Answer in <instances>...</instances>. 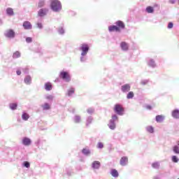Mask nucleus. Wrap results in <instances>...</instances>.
<instances>
[{
	"label": "nucleus",
	"instance_id": "32",
	"mask_svg": "<svg viewBox=\"0 0 179 179\" xmlns=\"http://www.w3.org/2000/svg\"><path fill=\"white\" fill-rule=\"evenodd\" d=\"M20 55H21L20 52H19V51H15V52L13 53V58L14 59H17V58H20Z\"/></svg>",
	"mask_w": 179,
	"mask_h": 179
},
{
	"label": "nucleus",
	"instance_id": "19",
	"mask_svg": "<svg viewBox=\"0 0 179 179\" xmlns=\"http://www.w3.org/2000/svg\"><path fill=\"white\" fill-rule=\"evenodd\" d=\"M127 163H128V157H127L126 156H123V157L120 159V165L127 166Z\"/></svg>",
	"mask_w": 179,
	"mask_h": 179
},
{
	"label": "nucleus",
	"instance_id": "21",
	"mask_svg": "<svg viewBox=\"0 0 179 179\" xmlns=\"http://www.w3.org/2000/svg\"><path fill=\"white\" fill-rule=\"evenodd\" d=\"M82 153L83 155H84L85 156H90L92 152L90 150V149H88L87 148H84L83 150H82Z\"/></svg>",
	"mask_w": 179,
	"mask_h": 179
},
{
	"label": "nucleus",
	"instance_id": "29",
	"mask_svg": "<svg viewBox=\"0 0 179 179\" xmlns=\"http://www.w3.org/2000/svg\"><path fill=\"white\" fill-rule=\"evenodd\" d=\"M29 117H30V116L29 115V114H27V113H25V112H23V113H22V119L24 121H27V120H29Z\"/></svg>",
	"mask_w": 179,
	"mask_h": 179
},
{
	"label": "nucleus",
	"instance_id": "3",
	"mask_svg": "<svg viewBox=\"0 0 179 179\" xmlns=\"http://www.w3.org/2000/svg\"><path fill=\"white\" fill-rule=\"evenodd\" d=\"M50 9L52 10V12H61L62 9L61 1L59 0H50Z\"/></svg>",
	"mask_w": 179,
	"mask_h": 179
},
{
	"label": "nucleus",
	"instance_id": "18",
	"mask_svg": "<svg viewBox=\"0 0 179 179\" xmlns=\"http://www.w3.org/2000/svg\"><path fill=\"white\" fill-rule=\"evenodd\" d=\"M110 174H111L112 177H114L115 178H117L120 176L117 170H116L115 169H112L110 170Z\"/></svg>",
	"mask_w": 179,
	"mask_h": 179
},
{
	"label": "nucleus",
	"instance_id": "2",
	"mask_svg": "<svg viewBox=\"0 0 179 179\" xmlns=\"http://www.w3.org/2000/svg\"><path fill=\"white\" fill-rule=\"evenodd\" d=\"M115 24L116 25H109V32H113L114 31H116V32H120L121 28H125V24L123 22V21H121L120 20L116 21Z\"/></svg>",
	"mask_w": 179,
	"mask_h": 179
},
{
	"label": "nucleus",
	"instance_id": "9",
	"mask_svg": "<svg viewBox=\"0 0 179 179\" xmlns=\"http://www.w3.org/2000/svg\"><path fill=\"white\" fill-rule=\"evenodd\" d=\"M120 90L123 94H127L131 91V85L130 84H124V85H122Z\"/></svg>",
	"mask_w": 179,
	"mask_h": 179
},
{
	"label": "nucleus",
	"instance_id": "4",
	"mask_svg": "<svg viewBox=\"0 0 179 179\" xmlns=\"http://www.w3.org/2000/svg\"><path fill=\"white\" fill-rule=\"evenodd\" d=\"M116 121H119L118 115H117V114H113L108 124V127L110 129H115L117 127Z\"/></svg>",
	"mask_w": 179,
	"mask_h": 179
},
{
	"label": "nucleus",
	"instance_id": "46",
	"mask_svg": "<svg viewBox=\"0 0 179 179\" xmlns=\"http://www.w3.org/2000/svg\"><path fill=\"white\" fill-rule=\"evenodd\" d=\"M173 27V22H169L168 24V28L171 29Z\"/></svg>",
	"mask_w": 179,
	"mask_h": 179
},
{
	"label": "nucleus",
	"instance_id": "40",
	"mask_svg": "<svg viewBox=\"0 0 179 179\" xmlns=\"http://www.w3.org/2000/svg\"><path fill=\"white\" fill-rule=\"evenodd\" d=\"M173 152L178 155H179V146H178L177 145H176L175 146H173Z\"/></svg>",
	"mask_w": 179,
	"mask_h": 179
},
{
	"label": "nucleus",
	"instance_id": "22",
	"mask_svg": "<svg viewBox=\"0 0 179 179\" xmlns=\"http://www.w3.org/2000/svg\"><path fill=\"white\" fill-rule=\"evenodd\" d=\"M24 82L25 85H31V76H25Z\"/></svg>",
	"mask_w": 179,
	"mask_h": 179
},
{
	"label": "nucleus",
	"instance_id": "12",
	"mask_svg": "<svg viewBox=\"0 0 179 179\" xmlns=\"http://www.w3.org/2000/svg\"><path fill=\"white\" fill-rule=\"evenodd\" d=\"M22 143L24 146H30V145H31V139L28 137H24L22 140Z\"/></svg>",
	"mask_w": 179,
	"mask_h": 179
},
{
	"label": "nucleus",
	"instance_id": "27",
	"mask_svg": "<svg viewBox=\"0 0 179 179\" xmlns=\"http://www.w3.org/2000/svg\"><path fill=\"white\" fill-rule=\"evenodd\" d=\"M146 131L150 132V134H153V132H155V128L152 127V125H148L146 127Z\"/></svg>",
	"mask_w": 179,
	"mask_h": 179
},
{
	"label": "nucleus",
	"instance_id": "16",
	"mask_svg": "<svg viewBox=\"0 0 179 179\" xmlns=\"http://www.w3.org/2000/svg\"><path fill=\"white\" fill-rule=\"evenodd\" d=\"M76 92V88L74 87H70L69 88V97H73Z\"/></svg>",
	"mask_w": 179,
	"mask_h": 179
},
{
	"label": "nucleus",
	"instance_id": "49",
	"mask_svg": "<svg viewBox=\"0 0 179 179\" xmlns=\"http://www.w3.org/2000/svg\"><path fill=\"white\" fill-rule=\"evenodd\" d=\"M171 3H176V0H169Z\"/></svg>",
	"mask_w": 179,
	"mask_h": 179
},
{
	"label": "nucleus",
	"instance_id": "17",
	"mask_svg": "<svg viewBox=\"0 0 179 179\" xmlns=\"http://www.w3.org/2000/svg\"><path fill=\"white\" fill-rule=\"evenodd\" d=\"M171 115L173 118H179V108H175L174 110H172Z\"/></svg>",
	"mask_w": 179,
	"mask_h": 179
},
{
	"label": "nucleus",
	"instance_id": "24",
	"mask_svg": "<svg viewBox=\"0 0 179 179\" xmlns=\"http://www.w3.org/2000/svg\"><path fill=\"white\" fill-rule=\"evenodd\" d=\"M164 118H165V117L162 115H157L155 117V120H156L157 122H162L164 121Z\"/></svg>",
	"mask_w": 179,
	"mask_h": 179
},
{
	"label": "nucleus",
	"instance_id": "37",
	"mask_svg": "<svg viewBox=\"0 0 179 179\" xmlns=\"http://www.w3.org/2000/svg\"><path fill=\"white\" fill-rule=\"evenodd\" d=\"M23 167H26V169H30V162L25 161L22 163Z\"/></svg>",
	"mask_w": 179,
	"mask_h": 179
},
{
	"label": "nucleus",
	"instance_id": "25",
	"mask_svg": "<svg viewBox=\"0 0 179 179\" xmlns=\"http://www.w3.org/2000/svg\"><path fill=\"white\" fill-rule=\"evenodd\" d=\"M45 90L47 92H50V90H52V85L50 83H46L45 84Z\"/></svg>",
	"mask_w": 179,
	"mask_h": 179
},
{
	"label": "nucleus",
	"instance_id": "10",
	"mask_svg": "<svg viewBox=\"0 0 179 179\" xmlns=\"http://www.w3.org/2000/svg\"><path fill=\"white\" fill-rule=\"evenodd\" d=\"M101 164L100 162H99L98 160H95L94 162H92L91 168L93 170H99V169H101Z\"/></svg>",
	"mask_w": 179,
	"mask_h": 179
},
{
	"label": "nucleus",
	"instance_id": "5",
	"mask_svg": "<svg viewBox=\"0 0 179 179\" xmlns=\"http://www.w3.org/2000/svg\"><path fill=\"white\" fill-rule=\"evenodd\" d=\"M62 80H68V72L62 71L59 73V78L55 80L56 83H59Z\"/></svg>",
	"mask_w": 179,
	"mask_h": 179
},
{
	"label": "nucleus",
	"instance_id": "23",
	"mask_svg": "<svg viewBox=\"0 0 179 179\" xmlns=\"http://www.w3.org/2000/svg\"><path fill=\"white\" fill-rule=\"evenodd\" d=\"M148 64L150 67H152V69H155L157 66L155 61L153 59H150L148 61Z\"/></svg>",
	"mask_w": 179,
	"mask_h": 179
},
{
	"label": "nucleus",
	"instance_id": "26",
	"mask_svg": "<svg viewBox=\"0 0 179 179\" xmlns=\"http://www.w3.org/2000/svg\"><path fill=\"white\" fill-rule=\"evenodd\" d=\"M6 14L8 15V16H13L15 15V13L13 12V8H7Z\"/></svg>",
	"mask_w": 179,
	"mask_h": 179
},
{
	"label": "nucleus",
	"instance_id": "8",
	"mask_svg": "<svg viewBox=\"0 0 179 179\" xmlns=\"http://www.w3.org/2000/svg\"><path fill=\"white\" fill-rule=\"evenodd\" d=\"M4 36L7 38H13L16 36V34L13 29H8L4 32Z\"/></svg>",
	"mask_w": 179,
	"mask_h": 179
},
{
	"label": "nucleus",
	"instance_id": "6",
	"mask_svg": "<svg viewBox=\"0 0 179 179\" xmlns=\"http://www.w3.org/2000/svg\"><path fill=\"white\" fill-rule=\"evenodd\" d=\"M114 110H115V113H116L119 115H123L124 111L123 107L121 106L120 103H116V105H115Z\"/></svg>",
	"mask_w": 179,
	"mask_h": 179
},
{
	"label": "nucleus",
	"instance_id": "7",
	"mask_svg": "<svg viewBox=\"0 0 179 179\" xmlns=\"http://www.w3.org/2000/svg\"><path fill=\"white\" fill-rule=\"evenodd\" d=\"M48 8H42L38 10V17H45V16H47L48 15Z\"/></svg>",
	"mask_w": 179,
	"mask_h": 179
},
{
	"label": "nucleus",
	"instance_id": "14",
	"mask_svg": "<svg viewBox=\"0 0 179 179\" xmlns=\"http://www.w3.org/2000/svg\"><path fill=\"white\" fill-rule=\"evenodd\" d=\"M73 122H76V124H80L82 121L81 115H79L78 114H76L73 117Z\"/></svg>",
	"mask_w": 179,
	"mask_h": 179
},
{
	"label": "nucleus",
	"instance_id": "55",
	"mask_svg": "<svg viewBox=\"0 0 179 179\" xmlns=\"http://www.w3.org/2000/svg\"><path fill=\"white\" fill-rule=\"evenodd\" d=\"M178 145H179V141H178Z\"/></svg>",
	"mask_w": 179,
	"mask_h": 179
},
{
	"label": "nucleus",
	"instance_id": "30",
	"mask_svg": "<svg viewBox=\"0 0 179 179\" xmlns=\"http://www.w3.org/2000/svg\"><path fill=\"white\" fill-rule=\"evenodd\" d=\"M94 111H95V108L94 107H89L87 109V113L92 116V114H94Z\"/></svg>",
	"mask_w": 179,
	"mask_h": 179
},
{
	"label": "nucleus",
	"instance_id": "11",
	"mask_svg": "<svg viewBox=\"0 0 179 179\" xmlns=\"http://www.w3.org/2000/svg\"><path fill=\"white\" fill-rule=\"evenodd\" d=\"M22 27L24 30H31L33 29V25L29 21H24L22 24Z\"/></svg>",
	"mask_w": 179,
	"mask_h": 179
},
{
	"label": "nucleus",
	"instance_id": "50",
	"mask_svg": "<svg viewBox=\"0 0 179 179\" xmlns=\"http://www.w3.org/2000/svg\"><path fill=\"white\" fill-rule=\"evenodd\" d=\"M153 179H160V177L159 176H155Z\"/></svg>",
	"mask_w": 179,
	"mask_h": 179
},
{
	"label": "nucleus",
	"instance_id": "38",
	"mask_svg": "<svg viewBox=\"0 0 179 179\" xmlns=\"http://www.w3.org/2000/svg\"><path fill=\"white\" fill-rule=\"evenodd\" d=\"M134 96V92H131V90L129 91V92H128V94H127V99H133Z\"/></svg>",
	"mask_w": 179,
	"mask_h": 179
},
{
	"label": "nucleus",
	"instance_id": "36",
	"mask_svg": "<svg viewBox=\"0 0 179 179\" xmlns=\"http://www.w3.org/2000/svg\"><path fill=\"white\" fill-rule=\"evenodd\" d=\"M57 31H58L59 34H61V35L65 34V29H64V27H59L57 29Z\"/></svg>",
	"mask_w": 179,
	"mask_h": 179
},
{
	"label": "nucleus",
	"instance_id": "45",
	"mask_svg": "<svg viewBox=\"0 0 179 179\" xmlns=\"http://www.w3.org/2000/svg\"><path fill=\"white\" fill-rule=\"evenodd\" d=\"M69 15H76V11H73L72 10H70V11H69Z\"/></svg>",
	"mask_w": 179,
	"mask_h": 179
},
{
	"label": "nucleus",
	"instance_id": "48",
	"mask_svg": "<svg viewBox=\"0 0 179 179\" xmlns=\"http://www.w3.org/2000/svg\"><path fill=\"white\" fill-rule=\"evenodd\" d=\"M146 107H147V108H148L149 110H152V106H150V105H148Z\"/></svg>",
	"mask_w": 179,
	"mask_h": 179
},
{
	"label": "nucleus",
	"instance_id": "47",
	"mask_svg": "<svg viewBox=\"0 0 179 179\" xmlns=\"http://www.w3.org/2000/svg\"><path fill=\"white\" fill-rule=\"evenodd\" d=\"M16 73H17V75H18V76H19L22 75V71H20V70L18 69V70H17Z\"/></svg>",
	"mask_w": 179,
	"mask_h": 179
},
{
	"label": "nucleus",
	"instance_id": "1",
	"mask_svg": "<svg viewBox=\"0 0 179 179\" xmlns=\"http://www.w3.org/2000/svg\"><path fill=\"white\" fill-rule=\"evenodd\" d=\"M79 50L81 51L80 62L81 63H85L88 59L87 54L90 50V46L88 43H82Z\"/></svg>",
	"mask_w": 179,
	"mask_h": 179
},
{
	"label": "nucleus",
	"instance_id": "54",
	"mask_svg": "<svg viewBox=\"0 0 179 179\" xmlns=\"http://www.w3.org/2000/svg\"><path fill=\"white\" fill-rule=\"evenodd\" d=\"M178 5H179V0H178Z\"/></svg>",
	"mask_w": 179,
	"mask_h": 179
},
{
	"label": "nucleus",
	"instance_id": "53",
	"mask_svg": "<svg viewBox=\"0 0 179 179\" xmlns=\"http://www.w3.org/2000/svg\"><path fill=\"white\" fill-rule=\"evenodd\" d=\"M27 72H29L27 70L26 71H24V73H27Z\"/></svg>",
	"mask_w": 179,
	"mask_h": 179
},
{
	"label": "nucleus",
	"instance_id": "20",
	"mask_svg": "<svg viewBox=\"0 0 179 179\" xmlns=\"http://www.w3.org/2000/svg\"><path fill=\"white\" fill-rule=\"evenodd\" d=\"M93 120H94V118H93L92 115H88V117H87V118H86V127H90V124H92Z\"/></svg>",
	"mask_w": 179,
	"mask_h": 179
},
{
	"label": "nucleus",
	"instance_id": "28",
	"mask_svg": "<svg viewBox=\"0 0 179 179\" xmlns=\"http://www.w3.org/2000/svg\"><path fill=\"white\" fill-rule=\"evenodd\" d=\"M38 8H44L45 6V1L44 0H40L37 5Z\"/></svg>",
	"mask_w": 179,
	"mask_h": 179
},
{
	"label": "nucleus",
	"instance_id": "15",
	"mask_svg": "<svg viewBox=\"0 0 179 179\" xmlns=\"http://www.w3.org/2000/svg\"><path fill=\"white\" fill-rule=\"evenodd\" d=\"M120 48L122 50H124V51L129 50V45L128 43H127V42H121Z\"/></svg>",
	"mask_w": 179,
	"mask_h": 179
},
{
	"label": "nucleus",
	"instance_id": "41",
	"mask_svg": "<svg viewBox=\"0 0 179 179\" xmlns=\"http://www.w3.org/2000/svg\"><path fill=\"white\" fill-rule=\"evenodd\" d=\"M172 162H173V163H178L179 162L178 157L176 155L172 156Z\"/></svg>",
	"mask_w": 179,
	"mask_h": 179
},
{
	"label": "nucleus",
	"instance_id": "31",
	"mask_svg": "<svg viewBox=\"0 0 179 179\" xmlns=\"http://www.w3.org/2000/svg\"><path fill=\"white\" fill-rule=\"evenodd\" d=\"M152 167L155 169H159L160 167V163L159 162H155L152 164Z\"/></svg>",
	"mask_w": 179,
	"mask_h": 179
},
{
	"label": "nucleus",
	"instance_id": "44",
	"mask_svg": "<svg viewBox=\"0 0 179 179\" xmlns=\"http://www.w3.org/2000/svg\"><path fill=\"white\" fill-rule=\"evenodd\" d=\"M36 27H38V29H40L41 30V29H43V23L37 22Z\"/></svg>",
	"mask_w": 179,
	"mask_h": 179
},
{
	"label": "nucleus",
	"instance_id": "33",
	"mask_svg": "<svg viewBox=\"0 0 179 179\" xmlns=\"http://www.w3.org/2000/svg\"><path fill=\"white\" fill-rule=\"evenodd\" d=\"M145 10L147 13H154L155 8L152 7V6H148L145 8Z\"/></svg>",
	"mask_w": 179,
	"mask_h": 179
},
{
	"label": "nucleus",
	"instance_id": "52",
	"mask_svg": "<svg viewBox=\"0 0 179 179\" xmlns=\"http://www.w3.org/2000/svg\"><path fill=\"white\" fill-rule=\"evenodd\" d=\"M76 110L75 108L73 109V113H75Z\"/></svg>",
	"mask_w": 179,
	"mask_h": 179
},
{
	"label": "nucleus",
	"instance_id": "39",
	"mask_svg": "<svg viewBox=\"0 0 179 179\" xmlns=\"http://www.w3.org/2000/svg\"><path fill=\"white\" fill-rule=\"evenodd\" d=\"M96 148H98V149H103V148H104V144L103 142H98Z\"/></svg>",
	"mask_w": 179,
	"mask_h": 179
},
{
	"label": "nucleus",
	"instance_id": "13",
	"mask_svg": "<svg viewBox=\"0 0 179 179\" xmlns=\"http://www.w3.org/2000/svg\"><path fill=\"white\" fill-rule=\"evenodd\" d=\"M41 107L43 111H48V110H51V103L45 102Z\"/></svg>",
	"mask_w": 179,
	"mask_h": 179
},
{
	"label": "nucleus",
	"instance_id": "34",
	"mask_svg": "<svg viewBox=\"0 0 179 179\" xmlns=\"http://www.w3.org/2000/svg\"><path fill=\"white\" fill-rule=\"evenodd\" d=\"M45 99L48 101H52V100H54V96L51 94H46L45 95Z\"/></svg>",
	"mask_w": 179,
	"mask_h": 179
},
{
	"label": "nucleus",
	"instance_id": "51",
	"mask_svg": "<svg viewBox=\"0 0 179 179\" xmlns=\"http://www.w3.org/2000/svg\"><path fill=\"white\" fill-rule=\"evenodd\" d=\"M68 78H69V81L71 80V76H69V74L68 76Z\"/></svg>",
	"mask_w": 179,
	"mask_h": 179
},
{
	"label": "nucleus",
	"instance_id": "56",
	"mask_svg": "<svg viewBox=\"0 0 179 179\" xmlns=\"http://www.w3.org/2000/svg\"><path fill=\"white\" fill-rule=\"evenodd\" d=\"M178 179H179V178H178Z\"/></svg>",
	"mask_w": 179,
	"mask_h": 179
},
{
	"label": "nucleus",
	"instance_id": "43",
	"mask_svg": "<svg viewBox=\"0 0 179 179\" xmlns=\"http://www.w3.org/2000/svg\"><path fill=\"white\" fill-rule=\"evenodd\" d=\"M26 43L28 44H30V43H32L33 38L31 37H27L25 39Z\"/></svg>",
	"mask_w": 179,
	"mask_h": 179
},
{
	"label": "nucleus",
	"instance_id": "42",
	"mask_svg": "<svg viewBox=\"0 0 179 179\" xmlns=\"http://www.w3.org/2000/svg\"><path fill=\"white\" fill-rule=\"evenodd\" d=\"M149 83V80H141V85H147Z\"/></svg>",
	"mask_w": 179,
	"mask_h": 179
},
{
	"label": "nucleus",
	"instance_id": "35",
	"mask_svg": "<svg viewBox=\"0 0 179 179\" xmlns=\"http://www.w3.org/2000/svg\"><path fill=\"white\" fill-rule=\"evenodd\" d=\"M9 107L10 110H16V108H17V103H10Z\"/></svg>",
	"mask_w": 179,
	"mask_h": 179
}]
</instances>
